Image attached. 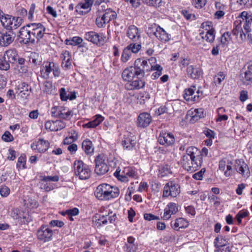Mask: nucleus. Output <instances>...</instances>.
<instances>
[{
  "label": "nucleus",
  "mask_w": 252,
  "mask_h": 252,
  "mask_svg": "<svg viewBox=\"0 0 252 252\" xmlns=\"http://www.w3.org/2000/svg\"><path fill=\"white\" fill-rule=\"evenodd\" d=\"M202 163L201 156H198L196 158H191L188 156H183L182 157V166L188 171L193 172L201 166Z\"/></svg>",
  "instance_id": "20e7f679"
},
{
  "label": "nucleus",
  "mask_w": 252,
  "mask_h": 252,
  "mask_svg": "<svg viewBox=\"0 0 252 252\" xmlns=\"http://www.w3.org/2000/svg\"><path fill=\"white\" fill-rule=\"evenodd\" d=\"M26 157L24 154L21 155L18 158L16 168L18 170L26 168Z\"/></svg>",
  "instance_id": "de8ad7c7"
},
{
  "label": "nucleus",
  "mask_w": 252,
  "mask_h": 252,
  "mask_svg": "<svg viewBox=\"0 0 252 252\" xmlns=\"http://www.w3.org/2000/svg\"><path fill=\"white\" fill-rule=\"evenodd\" d=\"M135 238L129 236L127 239V242L125 246L126 252H136L138 249V244L135 243Z\"/></svg>",
  "instance_id": "f704fd0d"
},
{
  "label": "nucleus",
  "mask_w": 252,
  "mask_h": 252,
  "mask_svg": "<svg viewBox=\"0 0 252 252\" xmlns=\"http://www.w3.org/2000/svg\"><path fill=\"white\" fill-rule=\"evenodd\" d=\"M232 32L238 43H242L245 40L246 34L243 32L242 23L235 25Z\"/></svg>",
  "instance_id": "4be33fe9"
},
{
  "label": "nucleus",
  "mask_w": 252,
  "mask_h": 252,
  "mask_svg": "<svg viewBox=\"0 0 252 252\" xmlns=\"http://www.w3.org/2000/svg\"><path fill=\"white\" fill-rule=\"evenodd\" d=\"M249 215V213L247 211H240L236 216V219L238 222L239 224L242 222V219L247 217Z\"/></svg>",
  "instance_id": "69168bd1"
},
{
  "label": "nucleus",
  "mask_w": 252,
  "mask_h": 252,
  "mask_svg": "<svg viewBox=\"0 0 252 252\" xmlns=\"http://www.w3.org/2000/svg\"><path fill=\"white\" fill-rule=\"evenodd\" d=\"M50 146V143L47 140H44L43 139H39L36 143H33L31 144V148L39 153H44L46 152Z\"/></svg>",
  "instance_id": "aec40b11"
},
{
  "label": "nucleus",
  "mask_w": 252,
  "mask_h": 252,
  "mask_svg": "<svg viewBox=\"0 0 252 252\" xmlns=\"http://www.w3.org/2000/svg\"><path fill=\"white\" fill-rule=\"evenodd\" d=\"M3 58L7 59L8 62L14 63L17 61L18 55L17 51L15 49H9L5 52Z\"/></svg>",
  "instance_id": "e433bc0d"
},
{
  "label": "nucleus",
  "mask_w": 252,
  "mask_h": 252,
  "mask_svg": "<svg viewBox=\"0 0 252 252\" xmlns=\"http://www.w3.org/2000/svg\"><path fill=\"white\" fill-rule=\"evenodd\" d=\"M141 77L135 76L131 80L125 85V88L127 90H139L145 85V82L141 79Z\"/></svg>",
  "instance_id": "a211bd4d"
},
{
  "label": "nucleus",
  "mask_w": 252,
  "mask_h": 252,
  "mask_svg": "<svg viewBox=\"0 0 252 252\" xmlns=\"http://www.w3.org/2000/svg\"><path fill=\"white\" fill-rule=\"evenodd\" d=\"M137 126L140 127L148 126L152 122V117L147 112L140 114L137 118Z\"/></svg>",
  "instance_id": "5701e85b"
},
{
  "label": "nucleus",
  "mask_w": 252,
  "mask_h": 252,
  "mask_svg": "<svg viewBox=\"0 0 252 252\" xmlns=\"http://www.w3.org/2000/svg\"><path fill=\"white\" fill-rule=\"evenodd\" d=\"M78 138V134L75 130L71 129L68 131V134L64 139V145H69L74 141H76Z\"/></svg>",
  "instance_id": "a19ab883"
},
{
  "label": "nucleus",
  "mask_w": 252,
  "mask_h": 252,
  "mask_svg": "<svg viewBox=\"0 0 252 252\" xmlns=\"http://www.w3.org/2000/svg\"><path fill=\"white\" fill-rule=\"evenodd\" d=\"M241 17L242 18L244 24H251L252 22V16L249 14L247 12L243 11L241 14Z\"/></svg>",
  "instance_id": "13d9d810"
},
{
  "label": "nucleus",
  "mask_w": 252,
  "mask_h": 252,
  "mask_svg": "<svg viewBox=\"0 0 252 252\" xmlns=\"http://www.w3.org/2000/svg\"><path fill=\"white\" fill-rule=\"evenodd\" d=\"M63 110L62 106H54L51 110L52 116L56 118H62L63 115Z\"/></svg>",
  "instance_id": "09e8293b"
},
{
  "label": "nucleus",
  "mask_w": 252,
  "mask_h": 252,
  "mask_svg": "<svg viewBox=\"0 0 252 252\" xmlns=\"http://www.w3.org/2000/svg\"><path fill=\"white\" fill-rule=\"evenodd\" d=\"M66 45L73 46L78 45V47H83V39L79 36H74L71 39H66L65 40Z\"/></svg>",
  "instance_id": "37998d69"
},
{
  "label": "nucleus",
  "mask_w": 252,
  "mask_h": 252,
  "mask_svg": "<svg viewBox=\"0 0 252 252\" xmlns=\"http://www.w3.org/2000/svg\"><path fill=\"white\" fill-rule=\"evenodd\" d=\"M191 115L190 121L192 123H195L200 119L204 118L205 116V114L202 108H198L194 109V111L191 112Z\"/></svg>",
  "instance_id": "58836bf2"
},
{
  "label": "nucleus",
  "mask_w": 252,
  "mask_h": 252,
  "mask_svg": "<svg viewBox=\"0 0 252 252\" xmlns=\"http://www.w3.org/2000/svg\"><path fill=\"white\" fill-rule=\"evenodd\" d=\"M31 90V87L25 82L19 83L15 88L16 94L23 98H27L30 95Z\"/></svg>",
  "instance_id": "2eb2a0df"
},
{
  "label": "nucleus",
  "mask_w": 252,
  "mask_h": 252,
  "mask_svg": "<svg viewBox=\"0 0 252 252\" xmlns=\"http://www.w3.org/2000/svg\"><path fill=\"white\" fill-rule=\"evenodd\" d=\"M79 213V209L75 207L72 209H67L64 211V216L66 215L67 218L70 221H73L74 220L73 217L78 215Z\"/></svg>",
  "instance_id": "a18cd8bd"
},
{
  "label": "nucleus",
  "mask_w": 252,
  "mask_h": 252,
  "mask_svg": "<svg viewBox=\"0 0 252 252\" xmlns=\"http://www.w3.org/2000/svg\"><path fill=\"white\" fill-rule=\"evenodd\" d=\"M201 28L204 30L200 34L202 39L212 43L215 38V31L211 22L207 21L201 24Z\"/></svg>",
  "instance_id": "39448f33"
},
{
  "label": "nucleus",
  "mask_w": 252,
  "mask_h": 252,
  "mask_svg": "<svg viewBox=\"0 0 252 252\" xmlns=\"http://www.w3.org/2000/svg\"><path fill=\"white\" fill-rule=\"evenodd\" d=\"M159 174L161 177L167 176L168 174H171V172L170 169L168 165L161 167L159 170Z\"/></svg>",
  "instance_id": "052dcab7"
},
{
  "label": "nucleus",
  "mask_w": 252,
  "mask_h": 252,
  "mask_svg": "<svg viewBox=\"0 0 252 252\" xmlns=\"http://www.w3.org/2000/svg\"><path fill=\"white\" fill-rule=\"evenodd\" d=\"M135 76H137L136 72L135 71L134 68L132 66L125 68L123 70L122 74L123 79L124 81H127L128 82Z\"/></svg>",
  "instance_id": "473e14b6"
},
{
  "label": "nucleus",
  "mask_w": 252,
  "mask_h": 252,
  "mask_svg": "<svg viewBox=\"0 0 252 252\" xmlns=\"http://www.w3.org/2000/svg\"><path fill=\"white\" fill-rule=\"evenodd\" d=\"M156 61V58L151 57L147 60L144 58L137 59L134 63L133 68H134L136 75L137 77H144L145 73L151 71L152 69V64Z\"/></svg>",
  "instance_id": "f03ea898"
},
{
  "label": "nucleus",
  "mask_w": 252,
  "mask_h": 252,
  "mask_svg": "<svg viewBox=\"0 0 252 252\" xmlns=\"http://www.w3.org/2000/svg\"><path fill=\"white\" fill-rule=\"evenodd\" d=\"M178 211V205L175 203L170 202L165 207L163 214H161V218L164 220H168L172 215L176 214Z\"/></svg>",
  "instance_id": "dca6fc26"
},
{
  "label": "nucleus",
  "mask_w": 252,
  "mask_h": 252,
  "mask_svg": "<svg viewBox=\"0 0 252 252\" xmlns=\"http://www.w3.org/2000/svg\"><path fill=\"white\" fill-rule=\"evenodd\" d=\"M31 35H32L33 43L38 41L41 39L45 33L46 29L40 23H33L30 25Z\"/></svg>",
  "instance_id": "9b49d317"
},
{
  "label": "nucleus",
  "mask_w": 252,
  "mask_h": 252,
  "mask_svg": "<svg viewBox=\"0 0 252 252\" xmlns=\"http://www.w3.org/2000/svg\"><path fill=\"white\" fill-rule=\"evenodd\" d=\"M214 245L215 247H218L220 246H223L229 244H228L227 239L223 237L222 236H218L215 239Z\"/></svg>",
  "instance_id": "8fccbe9b"
},
{
  "label": "nucleus",
  "mask_w": 252,
  "mask_h": 252,
  "mask_svg": "<svg viewBox=\"0 0 252 252\" xmlns=\"http://www.w3.org/2000/svg\"><path fill=\"white\" fill-rule=\"evenodd\" d=\"M231 40V33L229 32H225L220 38L219 43L221 45L222 48H225L228 46Z\"/></svg>",
  "instance_id": "79ce46f5"
},
{
  "label": "nucleus",
  "mask_w": 252,
  "mask_h": 252,
  "mask_svg": "<svg viewBox=\"0 0 252 252\" xmlns=\"http://www.w3.org/2000/svg\"><path fill=\"white\" fill-rule=\"evenodd\" d=\"M129 48L130 51L132 53H137L141 49V45L138 43H132L127 46Z\"/></svg>",
  "instance_id": "0e129e2a"
},
{
  "label": "nucleus",
  "mask_w": 252,
  "mask_h": 252,
  "mask_svg": "<svg viewBox=\"0 0 252 252\" xmlns=\"http://www.w3.org/2000/svg\"><path fill=\"white\" fill-rule=\"evenodd\" d=\"M106 158L103 155H98L95 158V173L98 175H102L109 170V166L105 162Z\"/></svg>",
  "instance_id": "9d476101"
},
{
  "label": "nucleus",
  "mask_w": 252,
  "mask_h": 252,
  "mask_svg": "<svg viewBox=\"0 0 252 252\" xmlns=\"http://www.w3.org/2000/svg\"><path fill=\"white\" fill-rule=\"evenodd\" d=\"M196 91V87L194 86L190 88L186 89L184 94V98L187 101H198L199 100V95H193Z\"/></svg>",
  "instance_id": "bb28decb"
},
{
  "label": "nucleus",
  "mask_w": 252,
  "mask_h": 252,
  "mask_svg": "<svg viewBox=\"0 0 252 252\" xmlns=\"http://www.w3.org/2000/svg\"><path fill=\"white\" fill-rule=\"evenodd\" d=\"M198 152V149L195 147H189L187 149V154L184 156H188L191 158L195 159L198 157V155H196Z\"/></svg>",
  "instance_id": "6e6d98bb"
},
{
  "label": "nucleus",
  "mask_w": 252,
  "mask_h": 252,
  "mask_svg": "<svg viewBox=\"0 0 252 252\" xmlns=\"http://www.w3.org/2000/svg\"><path fill=\"white\" fill-rule=\"evenodd\" d=\"M54 67V63L53 62L44 63L41 67L40 73L41 76L45 79L49 78Z\"/></svg>",
  "instance_id": "a878e982"
},
{
  "label": "nucleus",
  "mask_w": 252,
  "mask_h": 252,
  "mask_svg": "<svg viewBox=\"0 0 252 252\" xmlns=\"http://www.w3.org/2000/svg\"><path fill=\"white\" fill-rule=\"evenodd\" d=\"M0 20L2 26L7 30L9 29L10 25H11L12 22V17L9 15H4L0 18Z\"/></svg>",
  "instance_id": "c03bdc74"
},
{
  "label": "nucleus",
  "mask_w": 252,
  "mask_h": 252,
  "mask_svg": "<svg viewBox=\"0 0 252 252\" xmlns=\"http://www.w3.org/2000/svg\"><path fill=\"white\" fill-rule=\"evenodd\" d=\"M154 34L157 39L161 42L165 43L170 39V35L159 26H156V30L154 32Z\"/></svg>",
  "instance_id": "412c9836"
},
{
  "label": "nucleus",
  "mask_w": 252,
  "mask_h": 252,
  "mask_svg": "<svg viewBox=\"0 0 252 252\" xmlns=\"http://www.w3.org/2000/svg\"><path fill=\"white\" fill-rule=\"evenodd\" d=\"M82 148L86 154L92 155L94 152V147L92 142L89 139L84 140L82 143Z\"/></svg>",
  "instance_id": "4c0bfd02"
},
{
  "label": "nucleus",
  "mask_w": 252,
  "mask_h": 252,
  "mask_svg": "<svg viewBox=\"0 0 252 252\" xmlns=\"http://www.w3.org/2000/svg\"><path fill=\"white\" fill-rule=\"evenodd\" d=\"M117 14L115 11L110 8L106 9L102 15L97 16L96 19V24L98 28H102L105 26L110 21L116 19Z\"/></svg>",
  "instance_id": "0eeeda50"
},
{
  "label": "nucleus",
  "mask_w": 252,
  "mask_h": 252,
  "mask_svg": "<svg viewBox=\"0 0 252 252\" xmlns=\"http://www.w3.org/2000/svg\"><path fill=\"white\" fill-rule=\"evenodd\" d=\"M53 230L46 225H42L37 231V237L38 240L47 242L51 241L53 237Z\"/></svg>",
  "instance_id": "f8f14e48"
},
{
  "label": "nucleus",
  "mask_w": 252,
  "mask_h": 252,
  "mask_svg": "<svg viewBox=\"0 0 252 252\" xmlns=\"http://www.w3.org/2000/svg\"><path fill=\"white\" fill-rule=\"evenodd\" d=\"M162 67L159 64H152V69H151V71H156V72L153 73L152 75V78L153 79H155L158 78L162 74Z\"/></svg>",
  "instance_id": "49530a36"
},
{
  "label": "nucleus",
  "mask_w": 252,
  "mask_h": 252,
  "mask_svg": "<svg viewBox=\"0 0 252 252\" xmlns=\"http://www.w3.org/2000/svg\"><path fill=\"white\" fill-rule=\"evenodd\" d=\"M75 175L80 180H85L89 179L92 171L90 167L81 160L75 161L74 163Z\"/></svg>",
  "instance_id": "7ed1b4c3"
},
{
  "label": "nucleus",
  "mask_w": 252,
  "mask_h": 252,
  "mask_svg": "<svg viewBox=\"0 0 252 252\" xmlns=\"http://www.w3.org/2000/svg\"><path fill=\"white\" fill-rule=\"evenodd\" d=\"M104 120V118L100 115H96L95 118L89 123L84 124L83 127L94 128L98 126Z\"/></svg>",
  "instance_id": "ea45409f"
},
{
  "label": "nucleus",
  "mask_w": 252,
  "mask_h": 252,
  "mask_svg": "<svg viewBox=\"0 0 252 252\" xmlns=\"http://www.w3.org/2000/svg\"><path fill=\"white\" fill-rule=\"evenodd\" d=\"M40 183V188L45 191H49L55 188V185L51 182H57L59 180V176L40 175L39 176Z\"/></svg>",
  "instance_id": "6e6552de"
},
{
  "label": "nucleus",
  "mask_w": 252,
  "mask_h": 252,
  "mask_svg": "<svg viewBox=\"0 0 252 252\" xmlns=\"http://www.w3.org/2000/svg\"><path fill=\"white\" fill-rule=\"evenodd\" d=\"M46 129L51 131H58L63 128V122L60 120L48 121L45 124Z\"/></svg>",
  "instance_id": "2f4dec72"
},
{
  "label": "nucleus",
  "mask_w": 252,
  "mask_h": 252,
  "mask_svg": "<svg viewBox=\"0 0 252 252\" xmlns=\"http://www.w3.org/2000/svg\"><path fill=\"white\" fill-rule=\"evenodd\" d=\"M11 22H12V23L11 25H10L9 29V31L15 30L19 28L22 24V19L21 17L15 18L13 17Z\"/></svg>",
  "instance_id": "864d4df0"
},
{
  "label": "nucleus",
  "mask_w": 252,
  "mask_h": 252,
  "mask_svg": "<svg viewBox=\"0 0 252 252\" xmlns=\"http://www.w3.org/2000/svg\"><path fill=\"white\" fill-rule=\"evenodd\" d=\"M132 53L130 51L129 48L126 47L124 48L121 56V61L123 63L127 62L130 58Z\"/></svg>",
  "instance_id": "603ef678"
},
{
  "label": "nucleus",
  "mask_w": 252,
  "mask_h": 252,
  "mask_svg": "<svg viewBox=\"0 0 252 252\" xmlns=\"http://www.w3.org/2000/svg\"><path fill=\"white\" fill-rule=\"evenodd\" d=\"M172 112L173 108L169 104H166L165 105L161 106L158 109V115H161L164 113L171 114Z\"/></svg>",
  "instance_id": "3c124183"
},
{
  "label": "nucleus",
  "mask_w": 252,
  "mask_h": 252,
  "mask_svg": "<svg viewBox=\"0 0 252 252\" xmlns=\"http://www.w3.org/2000/svg\"><path fill=\"white\" fill-rule=\"evenodd\" d=\"M136 143L135 138L129 134L127 136L125 135L122 141L124 148L127 150H131L135 145Z\"/></svg>",
  "instance_id": "c756f323"
},
{
  "label": "nucleus",
  "mask_w": 252,
  "mask_h": 252,
  "mask_svg": "<svg viewBox=\"0 0 252 252\" xmlns=\"http://www.w3.org/2000/svg\"><path fill=\"white\" fill-rule=\"evenodd\" d=\"M120 171V170L118 168L114 173V175L122 182H127L129 178L137 179L138 178V175L135 170L131 167L125 168L121 174Z\"/></svg>",
  "instance_id": "423d86ee"
},
{
  "label": "nucleus",
  "mask_w": 252,
  "mask_h": 252,
  "mask_svg": "<svg viewBox=\"0 0 252 252\" xmlns=\"http://www.w3.org/2000/svg\"><path fill=\"white\" fill-rule=\"evenodd\" d=\"M84 38L87 40L96 45H102L106 41V37L103 33H98L94 32H89L85 33Z\"/></svg>",
  "instance_id": "4468645a"
},
{
  "label": "nucleus",
  "mask_w": 252,
  "mask_h": 252,
  "mask_svg": "<svg viewBox=\"0 0 252 252\" xmlns=\"http://www.w3.org/2000/svg\"><path fill=\"white\" fill-rule=\"evenodd\" d=\"M235 169L238 173L241 174L244 178H247L250 175V171L248 166L243 162L242 164H238L236 166Z\"/></svg>",
  "instance_id": "c9c22d12"
},
{
  "label": "nucleus",
  "mask_w": 252,
  "mask_h": 252,
  "mask_svg": "<svg viewBox=\"0 0 252 252\" xmlns=\"http://www.w3.org/2000/svg\"><path fill=\"white\" fill-rule=\"evenodd\" d=\"M160 144L166 146L172 145L175 142L174 136L171 133L161 132L158 138Z\"/></svg>",
  "instance_id": "6ab92c4d"
},
{
  "label": "nucleus",
  "mask_w": 252,
  "mask_h": 252,
  "mask_svg": "<svg viewBox=\"0 0 252 252\" xmlns=\"http://www.w3.org/2000/svg\"><path fill=\"white\" fill-rule=\"evenodd\" d=\"M188 76L193 79L199 78L202 74V69L196 66L189 65L187 68Z\"/></svg>",
  "instance_id": "393cba45"
},
{
  "label": "nucleus",
  "mask_w": 252,
  "mask_h": 252,
  "mask_svg": "<svg viewBox=\"0 0 252 252\" xmlns=\"http://www.w3.org/2000/svg\"><path fill=\"white\" fill-rule=\"evenodd\" d=\"M10 192L9 188L6 186H1L0 188V194L2 197H7L9 194Z\"/></svg>",
  "instance_id": "338daca9"
},
{
  "label": "nucleus",
  "mask_w": 252,
  "mask_h": 252,
  "mask_svg": "<svg viewBox=\"0 0 252 252\" xmlns=\"http://www.w3.org/2000/svg\"><path fill=\"white\" fill-rule=\"evenodd\" d=\"M189 225V222L183 218L176 219L171 221V226L175 230H179L180 228H186Z\"/></svg>",
  "instance_id": "c85d7f7f"
},
{
  "label": "nucleus",
  "mask_w": 252,
  "mask_h": 252,
  "mask_svg": "<svg viewBox=\"0 0 252 252\" xmlns=\"http://www.w3.org/2000/svg\"><path fill=\"white\" fill-rule=\"evenodd\" d=\"M232 247L229 245L215 247V252H230Z\"/></svg>",
  "instance_id": "e2e57ef3"
},
{
  "label": "nucleus",
  "mask_w": 252,
  "mask_h": 252,
  "mask_svg": "<svg viewBox=\"0 0 252 252\" xmlns=\"http://www.w3.org/2000/svg\"><path fill=\"white\" fill-rule=\"evenodd\" d=\"M76 97V93L75 91L67 93L64 89V101H66L67 99L72 100L75 99Z\"/></svg>",
  "instance_id": "680f3d73"
},
{
  "label": "nucleus",
  "mask_w": 252,
  "mask_h": 252,
  "mask_svg": "<svg viewBox=\"0 0 252 252\" xmlns=\"http://www.w3.org/2000/svg\"><path fill=\"white\" fill-rule=\"evenodd\" d=\"M119 194L118 188L107 184L99 185L94 191L95 196L99 200H109L117 197Z\"/></svg>",
  "instance_id": "f257e3e1"
},
{
  "label": "nucleus",
  "mask_w": 252,
  "mask_h": 252,
  "mask_svg": "<svg viewBox=\"0 0 252 252\" xmlns=\"http://www.w3.org/2000/svg\"><path fill=\"white\" fill-rule=\"evenodd\" d=\"M226 76L225 74L222 71L219 72L214 77V83L215 85L221 84L222 81L224 80Z\"/></svg>",
  "instance_id": "5fc2aeb1"
},
{
  "label": "nucleus",
  "mask_w": 252,
  "mask_h": 252,
  "mask_svg": "<svg viewBox=\"0 0 252 252\" xmlns=\"http://www.w3.org/2000/svg\"><path fill=\"white\" fill-rule=\"evenodd\" d=\"M14 37L7 32H0V46H7L13 41Z\"/></svg>",
  "instance_id": "cd10ccee"
},
{
  "label": "nucleus",
  "mask_w": 252,
  "mask_h": 252,
  "mask_svg": "<svg viewBox=\"0 0 252 252\" xmlns=\"http://www.w3.org/2000/svg\"><path fill=\"white\" fill-rule=\"evenodd\" d=\"M126 33L127 36L133 41H137L140 37L138 29L134 25L128 27Z\"/></svg>",
  "instance_id": "72a5a7b5"
},
{
  "label": "nucleus",
  "mask_w": 252,
  "mask_h": 252,
  "mask_svg": "<svg viewBox=\"0 0 252 252\" xmlns=\"http://www.w3.org/2000/svg\"><path fill=\"white\" fill-rule=\"evenodd\" d=\"M181 192L180 186L174 181L168 182L163 188V197H176Z\"/></svg>",
  "instance_id": "1a4fd4ad"
},
{
  "label": "nucleus",
  "mask_w": 252,
  "mask_h": 252,
  "mask_svg": "<svg viewBox=\"0 0 252 252\" xmlns=\"http://www.w3.org/2000/svg\"><path fill=\"white\" fill-rule=\"evenodd\" d=\"M96 221H97V223L99 225H106L108 222L107 216H99L98 218L96 220Z\"/></svg>",
  "instance_id": "774afa93"
},
{
  "label": "nucleus",
  "mask_w": 252,
  "mask_h": 252,
  "mask_svg": "<svg viewBox=\"0 0 252 252\" xmlns=\"http://www.w3.org/2000/svg\"><path fill=\"white\" fill-rule=\"evenodd\" d=\"M240 79L244 85H249L252 84V62L248 63L242 70Z\"/></svg>",
  "instance_id": "ddd939ff"
},
{
  "label": "nucleus",
  "mask_w": 252,
  "mask_h": 252,
  "mask_svg": "<svg viewBox=\"0 0 252 252\" xmlns=\"http://www.w3.org/2000/svg\"><path fill=\"white\" fill-rule=\"evenodd\" d=\"M6 59L2 57L0 58V69L7 70L10 68L9 62L6 60Z\"/></svg>",
  "instance_id": "4d7b16f0"
},
{
  "label": "nucleus",
  "mask_w": 252,
  "mask_h": 252,
  "mask_svg": "<svg viewBox=\"0 0 252 252\" xmlns=\"http://www.w3.org/2000/svg\"><path fill=\"white\" fill-rule=\"evenodd\" d=\"M144 3L153 7L159 6L161 0H142Z\"/></svg>",
  "instance_id": "bf43d9fd"
},
{
  "label": "nucleus",
  "mask_w": 252,
  "mask_h": 252,
  "mask_svg": "<svg viewBox=\"0 0 252 252\" xmlns=\"http://www.w3.org/2000/svg\"><path fill=\"white\" fill-rule=\"evenodd\" d=\"M11 216L14 220L19 222V223H23L25 222V219L26 218L27 214L19 209L15 208L11 211Z\"/></svg>",
  "instance_id": "7c9ffc66"
},
{
  "label": "nucleus",
  "mask_w": 252,
  "mask_h": 252,
  "mask_svg": "<svg viewBox=\"0 0 252 252\" xmlns=\"http://www.w3.org/2000/svg\"><path fill=\"white\" fill-rule=\"evenodd\" d=\"M93 2L94 0H85L84 2L80 3L75 7L76 11L82 15L86 14L91 10Z\"/></svg>",
  "instance_id": "b1692460"
},
{
  "label": "nucleus",
  "mask_w": 252,
  "mask_h": 252,
  "mask_svg": "<svg viewBox=\"0 0 252 252\" xmlns=\"http://www.w3.org/2000/svg\"><path fill=\"white\" fill-rule=\"evenodd\" d=\"M30 25L23 27L20 29L19 32V38L21 41L25 44L31 42L33 43Z\"/></svg>",
  "instance_id": "f3484780"
}]
</instances>
